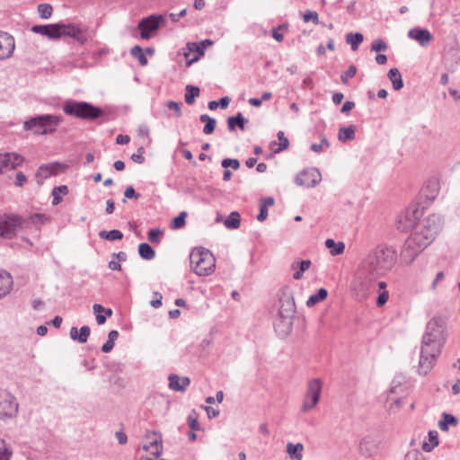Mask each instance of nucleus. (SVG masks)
<instances>
[{"label": "nucleus", "mask_w": 460, "mask_h": 460, "mask_svg": "<svg viewBox=\"0 0 460 460\" xmlns=\"http://www.w3.org/2000/svg\"><path fill=\"white\" fill-rule=\"evenodd\" d=\"M397 253L392 247L378 245L359 262L352 282L357 295L366 297L375 288L377 279L386 275L394 266Z\"/></svg>", "instance_id": "obj_1"}, {"label": "nucleus", "mask_w": 460, "mask_h": 460, "mask_svg": "<svg viewBox=\"0 0 460 460\" xmlns=\"http://www.w3.org/2000/svg\"><path fill=\"white\" fill-rule=\"evenodd\" d=\"M446 330L447 322L442 317H433L427 323L421 341L419 374L426 376L433 368L447 341Z\"/></svg>", "instance_id": "obj_2"}, {"label": "nucleus", "mask_w": 460, "mask_h": 460, "mask_svg": "<svg viewBox=\"0 0 460 460\" xmlns=\"http://www.w3.org/2000/svg\"><path fill=\"white\" fill-rule=\"evenodd\" d=\"M191 270L199 276H208L216 268V259L212 252L205 248H194L190 254Z\"/></svg>", "instance_id": "obj_3"}, {"label": "nucleus", "mask_w": 460, "mask_h": 460, "mask_svg": "<svg viewBox=\"0 0 460 460\" xmlns=\"http://www.w3.org/2000/svg\"><path fill=\"white\" fill-rule=\"evenodd\" d=\"M63 111L68 116L86 120H93L103 115V111L100 107L87 102L74 100L66 101L63 105Z\"/></svg>", "instance_id": "obj_4"}, {"label": "nucleus", "mask_w": 460, "mask_h": 460, "mask_svg": "<svg viewBox=\"0 0 460 460\" xmlns=\"http://www.w3.org/2000/svg\"><path fill=\"white\" fill-rule=\"evenodd\" d=\"M61 122V117L52 114L38 115L26 120L23 124L25 130L33 131L34 134L47 135L56 131Z\"/></svg>", "instance_id": "obj_5"}, {"label": "nucleus", "mask_w": 460, "mask_h": 460, "mask_svg": "<svg viewBox=\"0 0 460 460\" xmlns=\"http://www.w3.org/2000/svg\"><path fill=\"white\" fill-rule=\"evenodd\" d=\"M430 243L424 235L414 230L404 242L401 251L402 261L406 264L411 263Z\"/></svg>", "instance_id": "obj_6"}, {"label": "nucleus", "mask_w": 460, "mask_h": 460, "mask_svg": "<svg viewBox=\"0 0 460 460\" xmlns=\"http://www.w3.org/2000/svg\"><path fill=\"white\" fill-rule=\"evenodd\" d=\"M28 228V220L20 215L4 213L0 215V237L11 240L19 230Z\"/></svg>", "instance_id": "obj_7"}, {"label": "nucleus", "mask_w": 460, "mask_h": 460, "mask_svg": "<svg viewBox=\"0 0 460 460\" xmlns=\"http://www.w3.org/2000/svg\"><path fill=\"white\" fill-rule=\"evenodd\" d=\"M443 225V218L438 214H431L420 220L415 226V231L424 235L429 242L432 243Z\"/></svg>", "instance_id": "obj_8"}, {"label": "nucleus", "mask_w": 460, "mask_h": 460, "mask_svg": "<svg viewBox=\"0 0 460 460\" xmlns=\"http://www.w3.org/2000/svg\"><path fill=\"white\" fill-rule=\"evenodd\" d=\"M420 215L421 211L417 205H411L408 207L397 217V228L402 232H407L411 229H413L414 231L415 226L420 221L419 217Z\"/></svg>", "instance_id": "obj_9"}, {"label": "nucleus", "mask_w": 460, "mask_h": 460, "mask_svg": "<svg viewBox=\"0 0 460 460\" xmlns=\"http://www.w3.org/2000/svg\"><path fill=\"white\" fill-rule=\"evenodd\" d=\"M165 19L162 14H151L141 19L138 22L137 29L140 31L142 40L151 39L155 33L160 29Z\"/></svg>", "instance_id": "obj_10"}, {"label": "nucleus", "mask_w": 460, "mask_h": 460, "mask_svg": "<svg viewBox=\"0 0 460 460\" xmlns=\"http://www.w3.org/2000/svg\"><path fill=\"white\" fill-rule=\"evenodd\" d=\"M321 393V380L318 378L310 380L307 385V390L303 401L301 411L307 412L313 410L320 401Z\"/></svg>", "instance_id": "obj_11"}, {"label": "nucleus", "mask_w": 460, "mask_h": 460, "mask_svg": "<svg viewBox=\"0 0 460 460\" xmlns=\"http://www.w3.org/2000/svg\"><path fill=\"white\" fill-rule=\"evenodd\" d=\"M279 316L282 318H293L296 313V304L292 290L289 287H284L279 293Z\"/></svg>", "instance_id": "obj_12"}, {"label": "nucleus", "mask_w": 460, "mask_h": 460, "mask_svg": "<svg viewBox=\"0 0 460 460\" xmlns=\"http://www.w3.org/2000/svg\"><path fill=\"white\" fill-rule=\"evenodd\" d=\"M16 398L7 390H0V420L11 419L18 412Z\"/></svg>", "instance_id": "obj_13"}, {"label": "nucleus", "mask_w": 460, "mask_h": 460, "mask_svg": "<svg viewBox=\"0 0 460 460\" xmlns=\"http://www.w3.org/2000/svg\"><path fill=\"white\" fill-rule=\"evenodd\" d=\"M145 438L148 440V443L143 445L142 448L145 451H149V449L152 447L155 448V451L151 452L153 456L148 457V460L157 459L163 453L162 434L155 430L146 431Z\"/></svg>", "instance_id": "obj_14"}, {"label": "nucleus", "mask_w": 460, "mask_h": 460, "mask_svg": "<svg viewBox=\"0 0 460 460\" xmlns=\"http://www.w3.org/2000/svg\"><path fill=\"white\" fill-rule=\"evenodd\" d=\"M321 180V173L316 168H307L296 175L295 181L299 186L314 188Z\"/></svg>", "instance_id": "obj_15"}, {"label": "nucleus", "mask_w": 460, "mask_h": 460, "mask_svg": "<svg viewBox=\"0 0 460 460\" xmlns=\"http://www.w3.org/2000/svg\"><path fill=\"white\" fill-rule=\"evenodd\" d=\"M23 162V157L15 153L0 154V173L15 169Z\"/></svg>", "instance_id": "obj_16"}, {"label": "nucleus", "mask_w": 460, "mask_h": 460, "mask_svg": "<svg viewBox=\"0 0 460 460\" xmlns=\"http://www.w3.org/2000/svg\"><path fill=\"white\" fill-rule=\"evenodd\" d=\"M64 168L65 165L58 162L40 165L36 172L38 183L42 184L43 180L58 174Z\"/></svg>", "instance_id": "obj_17"}, {"label": "nucleus", "mask_w": 460, "mask_h": 460, "mask_svg": "<svg viewBox=\"0 0 460 460\" xmlns=\"http://www.w3.org/2000/svg\"><path fill=\"white\" fill-rule=\"evenodd\" d=\"M3 41H0V60L9 58L15 49L14 38L7 32L0 34Z\"/></svg>", "instance_id": "obj_18"}, {"label": "nucleus", "mask_w": 460, "mask_h": 460, "mask_svg": "<svg viewBox=\"0 0 460 460\" xmlns=\"http://www.w3.org/2000/svg\"><path fill=\"white\" fill-rule=\"evenodd\" d=\"M60 23L45 24V25H34L31 28V31L41 34L51 40L59 39Z\"/></svg>", "instance_id": "obj_19"}, {"label": "nucleus", "mask_w": 460, "mask_h": 460, "mask_svg": "<svg viewBox=\"0 0 460 460\" xmlns=\"http://www.w3.org/2000/svg\"><path fill=\"white\" fill-rule=\"evenodd\" d=\"M169 388L175 392H185L190 384V380L187 376H180L176 374H170L168 376Z\"/></svg>", "instance_id": "obj_20"}, {"label": "nucleus", "mask_w": 460, "mask_h": 460, "mask_svg": "<svg viewBox=\"0 0 460 460\" xmlns=\"http://www.w3.org/2000/svg\"><path fill=\"white\" fill-rule=\"evenodd\" d=\"M60 28L59 38L62 36H69L77 41L82 43L84 42L85 37L78 26L74 24L60 23Z\"/></svg>", "instance_id": "obj_21"}, {"label": "nucleus", "mask_w": 460, "mask_h": 460, "mask_svg": "<svg viewBox=\"0 0 460 460\" xmlns=\"http://www.w3.org/2000/svg\"><path fill=\"white\" fill-rule=\"evenodd\" d=\"M408 37L415 40L422 47H426L432 39V35L427 29L413 28L408 31Z\"/></svg>", "instance_id": "obj_22"}, {"label": "nucleus", "mask_w": 460, "mask_h": 460, "mask_svg": "<svg viewBox=\"0 0 460 460\" xmlns=\"http://www.w3.org/2000/svg\"><path fill=\"white\" fill-rule=\"evenodd\" d=\"M293 318H282L279 316L274 323V327L277 332L281 336H286L292 330Z\"/></svg>", "instance_id": "obj_23"}, {"label": "nucleus", "mask_w": 460, "mask_h": 460, "mask_svg": "<svg viewBox=\"0 0 460 460\" xmlns=\"http://www.w3.org/2000/svg\"><path fill=\"white\" fill-rule=\"evenodd\" d=\"M91 333V329L89 326L84 325L80 328L78 331L76 327H72L70 329V337L72 340L78 341L79 343H85L89 338Z\"/></svg>", "instance_id": "obj_24"}, {"label": "nucleus", "mask_w": 460, "mask_h": 460, "mask_svg": "<svg viewBox=\"0 0 460 460\" xmlns=\"http://www.w3.org/2000/svg\"><path fill=\"white\" fill-rule=\"evenodd\" d=\"M13 285L11 274L5 270H0V298L9 294Z\"/></svg>", "instance_id": "obj_25"}, {"label": "nucleus", "mask_w": 460, "mask_h": 460, "mask_svg": "<svg viewBox=\"0 0 460 460\" xmlns=\"http://www.w3.org/2000/svg\"><path fill=\"white\" fill-rule=\"evenodd\" d=\"M247 122L248 119H244L241 112H238L235 116L228 117L227 128L230 131H234L236 127L241 130H244Z\"/></svg>", "instance_id": "obj_26"}, {"label": "nucleus", "mask_w": 460, "mask_h": 460, "mask_svg": "<svg viewBox=\"0 0 460 460\" xmlns=\"http://www.w3.org/2000/svg\"><path fill=\"white\" fill-rule=\"evenodd\" d=\"M387 75L393 84V88L395 91H399L403 87V81H402V75H401L400 71L398 70V68H396V67L391 68L389 70Z\"/></svg>", "instance_id": "obj_27"}, {"label": "nucleus", "mask_w": 460, "mask_h": 460, "mask_svg": "<svg viewBox=\"0 0 460 460\" xmlns=\"http://www.w3.org/2000/svg\"><path fill=\"white\" fill-rule=\"evenodd\" d=\"M356 127L350 125L349 127H342L339 129L338 138L341 142L351 141L355 138Z\"/></svg>", "instance_id": "obj_28"}, {"label": "nucleus", "mask_w": 460, "mask_h": 460, "mask_svg": "<svg viewBox=\"0 0 460 460\" xmlns=\"http://www.w3.org/2000/svg\"><path fill=\"white\" fill-rule=\"evenodd\" d=\"M304 450V446L301 443L293 444L288 442L287 444V452L289 455L291 459L301 460L303 457L302 451Z\"/></svg>", "instance_id": "obj_29"}, {"label": "nucleus", "mask_w": 460, "mask_h": 460, "mask_svg": "<svg viewBox=\"0 0 460 460\" xmlns=\"http://www.w3.org/2000/svg\"><path fill=\"white\" fill-rule=\"evenodd\" d=\"M325 246L330 249V253L332 256L342 254L345 250V244L343 242L336 243L333 239L331 238L325 241Z\"/></svg>", "instance_id": "obj_30"}, {"label": "nucleus", "mask_w": 460, "mask_h": 460, "mask_svg": "<svg viewBox=\"0 0 460 460\" xmlns=\"http://www.w3.org/2000/svg\"><path fill=\"white\" fill-rule=\"evenodd\" d=\"M200 90L198 86L188 84L185 87L184 99L187 104L191 105L195 102V99L199 96Z\"/></svg>", "instance_id": "obj_31"}, {"label": "nucleus", "mask_w": 460, "mask_h": 460, "mask_svg": "<svg viewBox=\"0 0 460 460\" xmlns=\"http://www.w3.org/2000/svg\"><path fill=\"white\" fill-rule=\"evenodd\" d=\"M327 296L328 291L325 288H321L317 290L315 294H313L309 296V298L306 301V305L308 307H312L316 304L323 301L327 297Z\"/></svg>", "instance_id": "obj_32"}, {"label": "nucleus", "mask_w": 460, "mask_h": 460, "mask_svg": "<svg viewBox=\"0 0 460 460\" xmlns=\"http://www.w3.org/2000/svg\"><path fill=\"white\" fill-rule=\"evenodd\" d=\"M457 423V419L454 415L444 412L442 419L438 421V427L442 431H447L449 425L456 426Z\"/></svg>", "instance_id": "obj_33"}, {"label": "nucleus", "mask_w": 460, "mask_h": 460, "mask_svg": "<svg viewBox=\"0 0 460 460\" xmlns=\"http://www.w3.org/2000/svg\"><path fill=\"white\" fill-rule=\"evenodd\" d=\"M364 40L360 32H349L346 35V42L351 46L352 50H357Z\"/></svg>", "instance_id": "obj_34"}, {"label": "nucleus", "mask_w": 460, "mask_h": 460, "mask_svg": "<svg viewBox=\"0 0 460 460\" xmlns=\"http://www.w3.org/2000/svg\"><path fill=\"white\" fill-rule=\"evenodd\" d=\"M201 122L205 123L203 128V133L206 135L212 134L216 128L217 120L214 118H211L208 114H202L199 117Z\"/></svg>", "instance_id": "obj_35"}, {"label": "nucleus", "mask_w": 460, "mask_h": 460, "mask_svg": "<svg viewBox=\"0 0 460 460\" xmlns=\"http://www.w3.org/2000/svg\"><path fill=\"white\" fill-rule=\"evenodd\" d=\"M138 253L142 259L146 261L152 260L155 256V251L146 243H142L138 245Z\"/></svg>", "instance_id": "obj_36"}, {"label": "nucleus", "mask_w": 460, "mask_h": 460, "mask_svg": "<svg viewBox=\"0 0 460 460\" xmlns=\"http://www.w3.org/2000/svg\"><path fill=\"white\" fill-rule=\"evenodd\" d=\"M99 237L107 241H119L123 238V233L118 229L110 231L102 230L99 232Z\"/></svg>", "instance_id": "obj_37"}, {"label": "nucleus", "mask_w": 460, "mask_h": 460, "mask_svg": "<svg viewBox=\"0 0 460 460\" xmlns=\"http://www.w3.org/2000/svg\"><path fill=\"white\" fill-rule=\"evenodd\" d=\"M429 436V442H424L422 444V449L425 451V452H430L433 450V448L435 447H437L438 445V431L436 430H431L429 432L428 434Z\"/></svg>", "instance_id": "obj_38"}, {"label": "nucleus", "mask_w": 460, "mask_h": 460, "mask_svg": "<svg viewBox=\"0 0 460 460\" xmlns=\"http://www.w3.org/2000/svg\"><path fill=\"white\" fill-rule=\"evenodd\" d=\"M240 214L237 211H233L225 220V226L227 229H237L240 226Z\"/></svg>", "instance_id": "obj_39"}, {"label": "nucleus", "mask_w": 460, "mask_h": 460, "mask_svg": "<svg viewBox=\"0 0 460 460\" xmlns=\"http://www.w3.org/2000/svg\"><path fill=\"white\" fill-rule=\"evenodd\" d=\"M130 54H131L132 57H134V58L138 59L139 64L141 66L147 65V58L145 56V54L143 53V49H142V48L140 46H138V45L134 46L130 49Z\"/></svg>", "instance_id": "obj_40"}, {"label": "nucleus", "mask_w": 460, "mask_h": 460, "mask_svg": "<svg viewBox=\"0 0 460 460\" xmlns=\"http://www.w3.org/2000/svg\"><path fill=\"white\" fill-rule=\"evenodd\" d=\"M38 13L42 19H49L52 15L53 8L49 4H40Z\"/></svg>", "instance_id": "obj_41"}, {"label": "nucleus", "mask_w": 460, "mask_h": 460, "mask_svg": "<svg viewBox=\"0 0 460 460\" xmlns=\"http://www.w3.org/2000/svg\"><path fill=\"white\" fill-rule=\"evenodd\" d=\"M187 217V212H181L176 217H174L171 223V228L172 229H180L185 226V218Z\"/></svg>", "instance_id": "obj_42"}, {"label": "nucleus", "mask_w": 460, "mask_h": 460, "mask_svg": "<svg viewBox=\"0 0 460 460\" xmlns=\"http://www.w3.org/2000/svg\"><path fill=\"white\" fill-rule=\"evenodd\" d=\"M187 420L191 430L195 431L200 429V426L198 421V413L196 412L195 410L191 411V412L189 414L187 418Z\"/></svg>", "instance_id": "obj_43"}, {"label": "nucleus", "mask_w": 460, "mask_h": 460, "mask_svg": "<svg viewBox=\"0 0 460 460\" xmlns=\"http://www.w3.org/2000/svg\"><path fill=\"white\" fill-rule=\"evenodd\" d=\"M277 136L279 140V147L276 150H274V153H279L289 146V140L288 139V137H285L283 131H279Z\"/></svg>", "instance_id": "obj_44"}, {"label": "nucleus", "mask_w": 460, "mask_h": 460, "mask_svg": "<svg viewBox=\"0 0 460 460\" xmlns=\"http://www.w3.org/2000/svg\"><path fill=\"white\" fill-rule=\"evenodd\" d=\"M13 451L6 446L4 440L0 439V460H10Z\"/></svg>", "instance_id": "obj_45"}, {"label": "nucleus", "mask_w": 460, "mask_h": 460, "mask_svg": "<svg viewBox=\"0 0 460 460\" xmlns=\"http://www.w3.org/2000/svg\"><path fill=\"white\" fill-rule=\"evenodd\" d=\"M213 44V41L210 40H205L201 41L199 44L197 43H191L193 47H195V50L199 52L200 55L204 54V50L208 46H211ZM190 50H193V49L190 47V43L188 44Z\"/></svg>", "instance_id": "obj_46"}, {"label": "nucleus", "mask_w": 460, "mask_h": 460, "mask_svg": "<svg viewBox=\"0 0 460 460\" xmlns=\"http://www.w3.org/2000/svg\"><path fill=\"white\" fill-rule=\"evenodd\" d=\"M357 74V67L354 65H350L349 68L341 75V81L342 84H347L349 78H352Z\"/></svg>", "instance_id": "obj_47"}, {"label": "nucleus", "mask_w": 460, "mask_h": 460, "mask_svg": "<svg viewBox=\"0 0 460 460\" xmlns=\"http://www.w3.org/2000/svg\"><path fill=\"white\" fill-rule=\"evenodd\" d=\"M321 143L320 144H316V143H313L310 146V149L314 152V153H320L323 150V146H325L326 147H329L330 146V143L329 141L327 140V138L322 135L321 136Z\"/></svg>", "instance_id": "obj_48"}, {"label": "nucleus", "mask_w": 460, "mask_h": 460, "mask_svg": "<svg viewBox=\"0 0 460 460\" xmlns=\"http://www.w3.org/2000/svg\"><path fill=\"white\" fill-rule=\"evenodd\" d=\"M25 220H28V228L31 226V225H41L45 222L46 217L42 214H34L28 218H25Z\"/></svg>", "instance_id": "obj_49"}, {"label": "nucleus", "mask_w": 460, "mask_h": 460, "mask_svg": "<svg viewBox=\"0 0 460 460\" xmlns=\"http://www.w3.org/2000/svg\"><path fill=\"white\" fill-rule=\"evenodd\" d=\"M221 165L226 169L231 167L234 170H237L240 168V162L235 158H225L222 160Z\"/></svg>", "instance_id": "obj_50"}, {"label": "nucleus", "mask_w": 460, "mask_h": 460, "mask_svg": "<svg viewBox=\"0 0 460 460\" xmlns=\"http://www.w3.org/2000/svg\"><path fill=\"white\" fill-rule=\"evenodd\" d=\"M162 234L163 232L159 228L151 229L148 232V240L153 243H160Z\"/></svg>", "instance_id": "obj_51"}, {"label": "nucleus", "mask_w": 460, "mask_h": 460, "mask_svg": "<svg viewBox=\"0 0 460 460\" xmlns=\"http://www.w3.org/2000/svg\"><path fill=\"white\" fill-rule=\"evenodd\" d=\"M303 20H304L305 22H312L314 24H318L319 23L318 13L316 12H314V11H306L303 14Z\"/></svg>", "instance_id": "obj_52"}, {"label": "nucleus", "mask_w": 460, "mask_h": 460, "mask_svg": "<svg viewBox=\"0 0 460 460\" xmlns=\"http://www.w3.org/2000/svg\"><path fill=\"white\" fill-rule=\"evenodd\" d=\"M388 49L387 44L383 40H376L371 45V51H385Z\"/></svg>", "instance_id": "obj_53"}, {"label": "nucleus", "mask_w": 460, "mask_h": 460, "mask_svg": "<svg viewBox=\"0 0 460 460\" xmlns=\"http://www.w3.org/2000/svg\"><path fill=\"white\" fill-rule=\"evenodd\" d=\"M181 103L174 101H168L166 106L169 110L173 111L177 117L181 116Z\"/></svg>", "instance_id": "obj_54"}, {"label": "nucleus", "mask_w": 460, "mask_h": 460, "mask_svg": "<svg viewBox=\"0 0 460 460\" xmlns=\"http://www.w3.org/2000/svg\"><path fill=\"white\" fill-rule=\"evenodd\" d=\"M431 188V193L430 194H425L426 197L429 199H434L437 193H438V183L436 181H430L427 187L426 190H423V191H426L428 189Z\"/></svg>", "instance_id": "obj_55"}, {"label": "nucleus", "mask_w": 460, "mask_h": 460, "mask_svg": "<svg viewBox=\"0 0 460 460\" xmlns=\"http://www.w3.org/2000/svg\"><path fill=\"white\" fill-rule=\"evenodd\" d=\"M93 310L94 313H104L106 317L112 315V310L111 308H105L99 304H94L93 306Z\"/></svg>", "instance_id": "obj_56"}, {"label": "nucleus", "mask_w": 460, "mask_h": 460, "mask_svg": "<svg viewBox=\"0 0 460 460\" xmlns=\"http://www.w3.org/2000/svg\"><path fill=\"white\" fill-rule=\"evenodd\" d=\"M389 294L387 291L381 292L376 301V304L378 307L383 306L388 300Z\"/></svg>", "instance_id": "obj_57"}, {"label": "nucleus", "mask_w": 460, "mask_h": 460, "mask_svg": "<svg viewBox=\"0 0 460 460\" xmlns=\"http://www.w3.org/2000/svg\"><path fill=\"white\" fill-rule=\"evenodd\" d=\"M124 196L127 199H137L140 197V194L137 193L135 189L132 186H128L126 188V190L124 191Z\"/></svg>", "instance_id": "obj_58"}, {"label": "nucleus", "mask_w": 460, "mask_h": 460, "mask_svg": "<svg viewBox=\"0 0 460 460\" xmlns=\"http://www.w3.org/2000/svg\"><path fill=\"white\" fill-rule=\"evenodd\" d=\"M405 460H425V458L419 451L413 450L406 454Z\"/></svg>", "instance_id": "obj_59"}, {"label": "nucleus", "mask_w": 460, "mask_h": 460, "mask_svg": "<svg viewBox=\"0 0 460 460\" xmlns=\"http://www.w3.org/2000/svg\"><path fill=\"white\" fill-rule=\"evenodd\" d=\"M155 299L150 301V305L155 308H159L162 305L163 296L159 292H154Z\"/></svg>", "instance_id": "obj_60"}, {"label": "nucleus", "mask_w": 460, "mask_h": 460, "mask_svg": "<svg viewBox=\"0 0 460 460\" xmlns=\"http://www.w3.org/2000/svg\"><path fill=\"white\" fill-rule=\"evenodd\" d=\"M68 193V187L66 185H59L57 187H54L51 192V195H66Z\"/></svg>", "instance_id": "obj_61"}, {"label": "nucleus", "mask_w": 460, "mask_h": 460, "mask_svg": "<svg viewBox=\"0 0 460 460\" xmlns=\"http://www.w3.org/2000/svg\"><path fill=\"white\" fill-rule=\"evenodd\" d=\"M268 217V208L264 205H260V212L257 216V220L263 222Z\"/></svg>", "instance_id": "obj_62"}, {"label": "nucleus", "mask_w": 460, "mask_h": 460, "mask_svg": "<svg viewBox=\"0 0 460 460\" xmlns=\"http://www.w3.org/2000/svg\"><path fill=\"white\" fill-rule=\"evenodd\" d=\"M355 107V102H350V101H347L343 103L341 109V113H349L353 108Z\"/></svg>", "instance_id": "obj_63"}, {"label": "nucleus", "mask_w": 460, "mask_h": 460, "mask_svg": "<svg viewBox=\"0 0 460 460\" xmlns=\"http://www.w3.org/2000/svg\"><path fill=\"white\" fill-rule=\"evenodd\" d=\"M27 181V177L22 172L16 173L15 185L22 187Z\"/></svg>", "instance_id": "obj_64"}]
</instances>
